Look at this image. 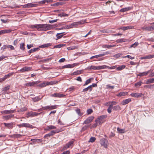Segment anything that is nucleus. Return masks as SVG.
<instances>
[{
	"label": "nucleus",
	"instance_id": "1",
	"mask_svg": "<svg viewBox=\"0 0 154 154\" xmlns=\"http://www.w3.org/2000/svg\"><path fill=\"white\" fill-rule=\"evenodd\" d=\"M32 29H36L38 31H44L51 29L54 27L53 25L48 24H34L30 26Z\"/></svg>",
	"mask_w": 154,
	"mask_h": 154
},
{
	"label": "nucleus",
	"instance_id": "2",
	"mask_svg": "<svg viewBox=\"0 0 154 154\" xmlns=\"http://www.w3.org/2000/svg\"><path fill=\"white\" fill-rule=\"evenodd\" d=\"M85 22L82 20L77 22H74L71 24L67 25L66 28L67 29H69L73 27H77L79 25L83 24Z\"/></svg>",
	"mask_w": 154,
	"mask_h": 154
},
{
	"label": "nucleus",
	"instance_id": "3",
	"mask_svg": "<svg viewBox=\"0 0 154 154\" xmlns=\"http://www.w3.org/2000/svg\"><path fill=\"white\" fill-rule=\"evenodd\" d=\"M106 66H107L105 65L96 66H88L87 69L93 70H100L105 69L106 68Z\"/></svg>",
	"mask_w": 154,
	"mask_h": 154
},
{
	"label": "nucleus",
	"instance_id": "4",
	"mask_svg": "<svg viewBox=\"0 0 154 154\" xmlns=\"http://www.w3.org/2000/svg\"><path fill=\"white\" fill-rule=\"evenodd\" d=\"M63 131H64V130L62 128H60V129H57L55 131H52L49 133L45 134L44 136V137H50L51 136H52L54 135L56 133L60 132Z\"/></svg>",
	"mask_w": 154,
	"mask_h": 154
},
{
	"label": "nucleus",
	"instance_id": "5",
	"mask_svg": "<svg viewBox=\"0 0 154 154\" xmlns=\"http://www.w3.org/2000/svg\"><path fill=\"white\" fill-rule=\"evenodd\" d=\"M100 143L102 146H103L105 148H107L108 146V140L104 138H103L100 140Z\"/></svg>",
	"mask_w": 154,
	"mask_h": 154
},
{
	"label": "nucleus",
	"instance_id": "6",
	"mask_svg": "<svg viewBox=\"0 0 154 154\" xmlns=\"http://www.w3.org/2000/svg\"><path fill=\"white\" fill-rule=\"evenodd\" d=\"M17 126H18L19 128L23 127L31 128H33V126L28 123H23L20 124H18L17 125Z\"/></svg>",
	"mask_w": 154,
	"mask_h": 154
},
{
	"label": "nucleus",
	"instance_id": "7",
	"mask_svg": "<svg viewBox=\"0 0 154 154\" xmlns=\"http://www.w3.org/2000/svg\"><path fill=\"white\" fill-rule=\"evenodd\" d=\"M3 124L6 127L9 129H11L14 127V126L15 124L14 122H11L10 123H4Z\"/></svg>",
	"mask_w": 154,
	"mask_h": 154
},
{
	"label": "nucleus",
	"instance_id": "8",
	"mask_svg": "<svg viewBox=\"0 0 154 154\" xmlns=\"http://www.w3.org/2000/svg\"><path fill=\"white\" fill-rule=\"evenodd\" d=\"M94 119L93 116H91L87 118L84 122L83 124H88L92 122Z\"/></svg>",
	"mask_w": 154,
	"mask_h": 154
},
{
	"label": "nucleus",
	"instance_id": "9",
	"mask_svg": "<svg viewBox=\"0 0 154 154\" xmlns=\"http://www.w3.org/2000/svg\"><path fill=\"white\" fill-rule=\"evenodd\" d=\"M38 4H34L32 3H28L23 5V7L24 8H29L32 7H36L37 6Z\"/></svg>",
	"mask_w": 154,
	"mask_h": 154
},
{
	"label": "nucleus",
	"instance_id": "10",
	"mask_svg": "<svg viewBox=\"0 0 154 154\" xmlns=\"http://www.w3.org/2000/svg\"><path fill=\"white\" fill-rule=\"evenodd\" d=\"M51 96L54 97L60 98L65 97L66 95L63 94L56 93L52 94Z\"/></svg>",
	"mask_w": 154,
	"mask_h": 154
},
{
	"label": "nucleus",
	"instance_id": "11",
	"mask_svg": "<svg viewBox=\"0 0 154 154\" xmlns=\"http://www.w3.org/2000/svg\"><path fill=\"white\" fill-rule=\"evenodd\" d=\"M41 113H37L36 112H28L27 115H28L27 117H29L30 116H36L40 114Z\"/></svg>",
	"mask_w": 154,
	"mask_h": 154
},
{
	"label": "nucleus",
	"instance_id": "12",
	"mask_svg": "<svg viewBox=\"0 0 154 154\" xmlns=\"http://www.w3.org/2000/svg\"><path fill=\"white\" fill-rule=\"evenodd\" d=\"M32 67H31L25 66L21 69L20 70L21 72H26L31 70Z\"/></svg>",
	"mask_w": 154,
	"mask_h": 154
},
{
	"label": "nucleus",
	"instance_id": "13",
	"mask_svg": "<svg viewBox=\"0 0 154 154\" xmlns=\"http://www.w3.org/2000/svg\"><path fill=\"white\" fill-rule=\"evenodd\" d=\"M142 29L148 31H152L154 30V26H144L142 28Z\"/></svg>",
	"mask_w": 154,
	"mask_h": 154
},
{
	"label": "nucleus",
	"instance_id": "14",
	"mask_svg": "<svg viewBox=\"0 0 154 154\" xmlns=\"http://www.w3.org/2000/svg\"><path fill=\"white\" fill-rule=\"evenodd\" d=\"M134 28V26H123L120 27L119 29H122L123 31H125L126 30L132 29Z\"/></svg>",
	"mask_w": 154,
	"mask_h": 154
},
{
	"label": "nucleus",
	"instance_id": "15",
	"mask_svg": "<svg viewBox=\"0 0 154 154\" xmlns=\"http://www.w3.org/2000/svg\"><path fill=\"white\" fill-rule=\"evenodd\" d=\"M12 30L11 29H5L0 31V35H2L5 33H9L11 32Z\"/></svg>",
	"mask_w": 154,
	"mask_h": 154
},
{
	"label": "nucleus",
	"instance_id": "16",
	"mask_svg": "<svg viewBox=\"0 0 154 154\" xmlns=\"http://www.w3.org/2000/svg\"><path fill=\"white\" fill-rule=\"evenodd\" d=\"M15 111V110H5L1 111V113L2 114H9L14 112Z\"/></svg>",
	"mask_w": 154,
	"mask_h": 154
},
{
	"label": "nucleus",
	"instance_id": "17",
	"mask_svg": "<svg viewBox=\"0 0 154 154\" xmlns=\"http://www.w3.org/2000/svg\"><path fill=\"white\" fill-rule=\"evenodd\" d=\"M142 95V94L141 93H132L131 94V95L133 97H141Z\"/></svg>",
	"mask_w": 154,
	"mask_h": 154
},
{
	"label": "nucleus",
	"instance_id": "18",
	"mask_svg": "<svg viewBox=\"0 0 154 154\" xmlns=\"http://www.w3.org/2000/svg\"><path fill=\"white\" fill-rule=\"evenodd\" d=\"M57 107V105H54L53 106H45L46 110H51L56 109Z\"/></svg>",
	"mask_w": 154,
	"mask_h": 154
},
{
	"label": "nucleus",
	"instance_id": "19",
	"mask_svg": "<svg viewBox=\"0 0 154 154\" xmlns=\"http://www.w3.org/2000/svg\"><path fill=\"white\" fill-rule=\"evenodd\" d=\"M43 97L42 96L40 97V96H38L32 98V100L33 102H36L40 100L43 98Z\"/></svg>",
	"mask_w": 154,
	"mask_h": 154
},
{
	"label": "nucleus",
	"instance_id": "20",
	"mask_svg": "<svg viewBox=\"0 0 154 154\" xmlns=\"http://www.w3.org/2000/svg\"><path fill=\"white\" fill-rule=\"evenodd\" d=\"M132 8L131 7H129L121 9L120 11L121 12H124L128 11H129L132 9Z\"/></svg>",
	"mask_w": 154,
	"mask_h": 154
},
{
	"label": "nucleus",
	"instance_id": "21",
	"mask_svg": "<svg viewBox=\"0 0 154 154\" xmlns=\"http://www.w3.org/2000/svg\"><path fill=\"white\" fill-rule=\"evenodd\" d=\"M14 74V72H11L9 73L7 75H5L4 77L2 78V81H5L7 78L11 76H12Z\"/></svg>",
	"mask_w": 154,
	"mask_h": 154
},
{
	"label": "nucleus",
	"instance_id": "22",
	"mask_svg": "<svg viewBox=\"0 0 154 154\" xmlns=\"http://www.w3.org/2000/svg\"><path fill=\"white\" fill-rule=\"evenodd\" d=\"M131 100L130 99H126L125 100H123L121 103L122 105H125L131 102Z\"/></svg>",
	"mask_w": 154,
	"mask_h": 154
},
{
	"label": "nucleus",
	"instance_id": "23",
	"mask_svg": "<svg viewBox=\"0 0 154 154\" xmlns=\"http://www.w3.org/2000/svg\"><path fill=\"white\" fill-rule=\"evenodd\" d=\"M52 45V44L51 43H47L41 45H40L39 46V48H48Z\"/></svg>",
	"mask_w": 154,
	"mask_h": 154
},
{
	"label": "nucleus",
	"instance_id": "24",
	"mask_svg": "<svg viewBox=\"0 0 154 154\" xmlns=\"http://www.w3.org/2000/svg\"><path fill=\"white\" fill-rule=\"evenodd\" d=\"M14 116V115L10 114L9 115L3 116V118L6 120H7Z\"/></svg>",
	"mask_w": 154,
	"mask_h": 154
},
{
	"label": "nucleus",
	"instance_id": "25",
	"mask_svg": "<svg viewBox=\"0 0 154 154\" xmlns=\"http://www.w3.org/2000/svg\"><path fill=\"white\" fill-rule=\"evenodd\" d=\"M107 117V116L106 115H103L98 117V118L99 119L100 121L103 122V123L104 122V119L106 118Z\"/></svg>",
	"mask_w": 154,
	"mask_h": 154
},
{
	"label": "nucleus",
	"instance_id": "26",
	"mask_svg": "<svg viewBox=\"0 0 154 154\" xmlns=\"http://www.w3.org/2000/svg\"><path fill=\"white\" fill-rule=\"evenodd\" d=\"M92 90V88L91 87V86H89L87 88L84 89L82 91V92L87 91L88 90H89V92H91Z\"/></svg>",
	"mask_w": 154,
	"mask_h": 154
},
{
	"label": "nucleus",
	"instance_id": "27",
	"mask_svg": "<svg viewBox=\"0 0 154 154\" xmlns=\"http://www.w3.org/2000/svg\"><path fill=\"white\" fill-rule=\"evenodd\" d=\"M117 130L119 133L120 134L124 133L126 132L125 129H121L119 128H117Z\"/></svg>",
	"mask_w": 154,
	"mask_h": 154
},
{
	"label": "nucleus",
	"instance_id": "28",
	"mask_svg": "<svg viewBox=\"0 0 154 154\" xmlns=\"http://www.w3.org/2000/svg\"><path fill=\"white\" fill-rule=\"evenodd\" d=\"M39 49V48H34L33 49H32L29 50L28 51V53L30 54L32 53L38 51Z\"/></svg>",
	"mask_w": 154,
	"mask_h": 154
},
{
	"label": "nucleus",
	"instance_id": "29",
	"mask_svg": "<svg viewBox=\"0 0 154 154\" xmlns=\"http://www.w3.org/2000/svg\"><path fill=\"white\" fill-rule=\"evenodd\" d=\"M93 79V78H91L85 81V83L83 85V86H85L87 85H88V84L91 83V80Z\"/></svg>",
	"mask_w": 154,
	"mask_h": 154
},
{
	"label": "nucleus",
	"instance_id": "30",
	"mask_svg": "<svg viewBox=\"0 0 154 154\" xmlns=\"http://www.w3.org/2000/svg\"><path fill=\"white\" fill-rule=\"evenodd\" d=\"M73 143V141H70L68 143H67L66 146L64 147V149H66L67 148H69L70 146Z\"/></svg>",
	"mask_w": 154,
	"mask_h": 154
},
{
	"label": "nucleus",
	"instance_id": "31",
	"mask_svg": "<svg viewBox=\"0 0 154 154\" xmlns=\"http://www.w3.org/2000/svg\"><path fill=\"white\" fill-rule=\"evenodd\" d=\"M56 128V127L53 126V125H49L47 126L46 128V130H51L53 129H55Z\"/></svg>",
	"mask_w": 154,
	"mask_h": 154
},
{
	"label": "nucleus",
	"instance_id": "32",
	"mask_svg": "<svg viewBox=\"0 0 154 154\" xmlns=\"http://www.w3.org/2000/svg\"><path fill=\"white\" fill-rule=\"evenodd\" d=\"M47 85V82H43L41 83L39 85H38V86L42 88L46 86Z\"/></svg>",
	"mask_w": 154,
	"mask_h": 154
},
{
	"label": "nucleus",
	"instance_id": "33",
	"mask_svg": "<svg viewBox=\"0 0 154 154\" xmlns=\"http://www.w3.org/2000/svg\"><path fill=\"white\" fill-rule=\"evenodd\" d=\"M126 66L125 65H122L118 67L116 69L119 71H121L125 68Z\"/></svg>",
	"mask_w": 154,
	"mask_h": 154
},
{
	"label": "nucleus",
	"instance_id": "34",
	"mask_svg": "<svg viewBox=\"0 0 154 154\" xmlns=\"http://www.w3.org/2000/svg\"><path fill=\"white\" fill-rule=\"evenodd\" d=\"M154 82V78H152L149 79L146 81V84L153 83Z\"/></svg>",
	"mask_w": 154,
	"mask_h": 154
},
{
	"label": "nucleus",
	"instance_id": "35",
	"mask_svg": "<svg viewBox=\"0 0 154 154\" xmlns=\"http://www.w3.org/2000/svg\"><path fill=\"white\" fill-rule=\"evenodd\" d=\"M122 55V53H118L116 54L113 56V57L115 58V59H117L119 58L120 56Z\"/></svg>",
	"mask_w": 154,
	"mask_h": 154
},
{
	"label": "nucleus",
	"instance_id": "36",
	"mask_svg": "<svg viewBox=\"0 0 154 154\" xmlns=\"http://www.w3.org/2000/svg\"><path fill=\"white\" fill-rule=\"evenodd\" d=\"M127 94V92H120L118 94L117 96L118 97H121L125 96V94Z\"/></svg>",
	"mask_w": 154,
	"mask_h": 154
},
{
	"label": "nucleus",
	"instance_id": "37",
	"mask_svg": "<svg viewBox=\"0 0 154 154\" xmlns=\"http://www.w3.org/2000/svg\"><path fill=\"white\" fill-rule=\"evenodd\" d=\"M27 109V108L26 107L21 108L18 110V112H22L26 111Z\"/></svg>",
	"mask_w": 154,
	"mask_h": 154
},
{
	"label": "nucleus",
	"instance_id": "38",
	"mask_svg": "<svg viewBox=\"0 0 154 154\" xmlns=\"http://www.w3.org/2000/svg\"><path fill=\"white\" fill-rule=\"evenodd\" d=\"M66 45L65 44H59L57 45H55L54 46L53 48H60L62 47L65 46Z\"/></svg>",
	"mask_w": 154,
	"mask_h": 154
},
{
	"label": "nucleus",
	"instance_id": "39",
	"mask_svg": "<svg viewBox=\"0 0 154 154\" xmlns=\"http://www.w3.org/2000/svg\"><path fill=\"white\" fill-rule=\"evenodd\" d=\"M10 85H8L5 86L2 89V91H6L10 89Z\"/></svg>",
	"mask_w": 154,
	"mask_h": 154
},
{
	"label": "nucleus",
	"instance_id": "40",
	"mask_svg": "<svg viewBox=\"0 0 154 154\" xmlns=\"http://www.w3.org/2000/svg\"><path fill=\"white\" fill-rule=\"evenodd\" d=\"M31 140L33 142H40L41 141V140L38 139H31Z\"/></svg>",
	"mask_w": 154,
	"mask_h": 154
},
{
	"label": "nucleus",
	"instance_id": "41",
	"mask_svg": "<svg viewBox=\"0 0 154 154\" xmlns=\"http://www.w3.org/2000/svg\"><path fill=\"white\" fill-rule=\"evenodd\" d=\"M81 73V71L77 70L76 71L74 72L72 74V75H76L80 74Z\"/></svg>",
	"mask_w": 154,
	"mask_h": 154
},
{
	"label": "nucleus",
	"instance_id": "42",
	"mask_svg": "<svg viewBox=\"0 0 154 154\" xmlns=\"http://www.w3.org/2000/svg\"><path fill=\"white\" fill-rule=\"evenodd\" d=\"M95 122H97L99 125H101L103 123V122L101 121H100L99 119L98 118H97L95 120Z\"/></svg>",
	"mask_w": 154,
	"mask_h": 154
},
{
	"label": "nucleus",
	"instance_id": "43",
	"mask_svg": "<svg viewBox=\"0 0 154 154\" xmlns=\"http://www.w3.org/2000/svg\"><path fill=\"white\" fill-rule=\"evenodd\" d=\"M111 103L110 104H109V107H110V108H113V106L114 105H116L117 104V103L115 101H111Z\"/></svg>",
	"mask_w": 154,
	"mask_h": 154
},
{
	"label": "nucleus",
	"instance_id": "44",
	"mask_svg": "<svg viewBox=\"0 0 154 154\" xmlns=\"http://www.w3.org/2000/svg\"><path fill=\"white\" fill-rule=\"evenodd\" d=\"M113 109L114 110H120L121 108L119 106H116L113 107Z\"/></svg>",
	"mask_w": 154,
	"mask_h": 154
},
{
	"label": "nucleus",
	"instance_id": "45",
	"mask_svg": "<svg viewBox=\"0 0 154 154\" xmlns=\"http://www.w3.org/2000/svg\"><path fill=\"white\" fill-rule=\"evenodd\" d=\"M25 44L24 43H21L20 44V48L22 50H24L25 49Z\"/></svg>",
	"mask_w": 154,
	"mask_h": 154
},
{
	"label": "nucleus",
	"instance_id": "46",
	"mask_svg": "<svg viewBox=\"0 0 154 154\" xmlns=\"http://www.w3.org/2000/svg\"><path fill=\"white\" fill-rule=\"evenodd\" d=\"M138 45V42H135L134 44L131 45L129 47V48H131L132 47H133L134 48H136Z\"/></svg>",
	"mask_w": 154,
	"mask_h": 154
},
{
	"label": "nucleus",
	"instance_id": "47",
	"mask_svg": "<svg viewBox=\"0 0 154 154\" xmlns=\"http://www.w3.org/2000/svg\"><path fill=\"white\" fill-rule=\"evenodd\" d=\"M142 84V82L141 81H140L135 83L134 85L135 86L137 87L138 86H140Z\"/></svg>",
	"mask_w": 154,
	"mask_h": 154
},
{
	"label": "nucleus",
	"instance_id": "48",
	"mask_svg": "<svg viewBox=\"0 0 154 154\" xmlns=\"http://www.w3.org/2000/svg\"><path fill=\"white\" fill-rule=\"evenodd\" d=\"M75 111L80 116H81L82 115V113L80 112V110L79 109L77 108L75 110Z\"/></svg>",
	"mask_w": 154,
	"mask_h": 154
},
{
	"label": "nucleus",
	"instance_id": "49",
	"mask_svg": "<svg viewBox=\"0 0 154 154\" xmlns=\"http://www.w3.org/2000/svg\"><path fill=\"white\" fill-rule=\"evenodd\" d=\"M72 68L71 64L65 65L63 66L62 67V69H63V68Z\"/></svg>",
	"mask_w": 154,
	"mask_h": 154
},
{
	"label": "nucleus",
	"instance_id": "50",
	"mask_svg": "<svg viewBox=\"0 0 154 154\" xmlns=\"http://www.w3.org/2000/svg\"><path fill=\"white\" fill-rule=\"evenodd\" d=\"M89 127V125H86L82 127L81 129L82 131H83L86 130Z\"/></svg>",
	"mask_w": 154,
	"mask_h": 154
},
{
	"label": "nucleus",
	"instance_id": "51",
	"mask_svg": "<svg viewBox=\"0 0 154 154\" xmlns=\"http://www.w3.org/2000/svg\"><path fill=\"white\" fill-rule=\"evenodd\" d=\"M95 140L96 138L95 137H92L89 140V142L93 143L95 141Z\"/></svg>",
	"mask_w": 154,
	"mask_h": 154
},
{
	"label": "nucleus",
	"instance_id": "52",
	"mask_svg": "<svg viewBox=\"0 0 154 154\" xmlns=\"http://www.w3.org/2000/svg\"><path fill=\"white\" fill-rule=\"evenodd\" d=\"M63 33H57L56 35V36H57V38H61L63 36V35L62 34Z\"/></svg>",
	"mask_w": 154,
	"mask_h": 154
},
{
	"label": "nucleus",
	"instance_id": "53",
	"mask_svg": "<svg viewBox=\"0 0 154 154\" xmlns=\"http://www.w3.org/2000/svg\"><path fill=\"white\" fill-rule=\"evenodd\" d=\"M137 76H143L145 75H146V72H143L142 73H139V74L137 75Z\"/></svg>",
	"mask_w": 154,
	"mask_h": 154
},
{
	"label": "nucleus",
	"instance_id": "54",
	"mask_svg": "<svg viewBox=\"0 0 154 154\" xmlns=\"http://www.w3.org/2000/svg\"><path fill=\"white\" fill-rule=\"evenodd\" d=\"M102 55H101V54H100L98 55H96L95 56H93L91 57L90 59H92L94 58H97L99 57H102Z\"/></svg>",
	"mask_w": 154,
	"mask_h": 154
},
{
	"label": "nucleus",
	"instance_id": "55",
	"mask_svg": "<svg viewBox=\"0 0 154 154\" xmlns=\"http://www.w3.org/2000/svg\"><path fill=\"white\" fill-rule=\"evenodd\" d=\"M11 7L12 8H19V6L15 4H14L12 5Z\"/></svg>",
	"mask_w": 154,
	"mask_h": 154
},
{
	"label": "nucleus",
	"instance_id": "56",
	"mask_svg": "<svg viewBox=\"0 0 154 154\" xmlns=\"http://www.w3.org/2000/svg\"><path fill=\"white\" fill-rule=\"evenodd\" d=\"M126 39H118L116 40V42L118 43H120L125 42V41Z\"/></svg>",
	"mask_w": 154,
	"mask_h": 154
},
{
	"label": "nucleus",
	"instance_id": "57",
	"mask_svg": "<svg viewBox=\"0 0 154 154\" xmlns=\"http://www.w3.org/2000/svg\"><path fill=\"white\" fill-rule=\"evenodd\" d=\"M93 111L92 109H88L87 110V112L88 114H91L92 112Z\"/></svg>",
	"mask_w": 154,
	"mask_h": 154
},
{
	"label": "nucleus",
	"instance_id": "58",
	"mask_svg": "<svg viewBox=\"0 0 154 154\" xmlns=\"http://www.w3.org/2000/svg\"><path fill=\"white\" fill-rule=\"evenodd\" d=\"M46 2V0H43L42 1H41L40 2H36L35 3L43 4L45 3Z\"/></svg>",
	"mask_w": 154,
	"mask_h": 154
},
{
	"label": "nucleus",
	"instance_id": "59",
	"mask_svg": "<svg viewBox=\"0 0 154 154\" xmlns=\"http://www.w3.org/2000/svg\"><path fill=\"white\" fill-rule=\"evenodd\" d=\"M123 58H125L126 57H127L128 58H130L131 59H133L134 58V57H132L131 56L129 55H127L125 56L124 57H122Z\"/></svg>",
	"mask_w": 154,
	"mask_h": 154
},
{
	"label": "nucleus",
	"instance_id": "60",
	"mask_svg": "<svg viewBox=\"0 0 154 154\" xmlns=\"http://www.w3.org/2000/svg\"><path fill=\"white\" fill-rule=\"evenodd\" d=\"M26 85L30 86H34V82L27 83Z\"/></svg>",
	"mask_w": 154,
	"mask_h": 154
},
{
	"label": "nucleus",
	"instance_id": "61",
	"mask_svg": "<svg viewBox=\"0 0 154 154\" xmlns=\"http://www.w3.org/2000/svg\"><path fill=\"white\" fill-rule=\"evenodd\" d=\"M55 84V82L54 81L47 82V85H53Z\"/></svg>",
	"mask_w": 154,
	"mask_h": 154
},
{
	"label": "nucleus",
	"instance_id": "62",
	"mask_svg": "<svg viewBox=\"0 0 154 154\" xmlns=\"http://www.w3.org/2000/svg\"><path fill=\"white\" fill-rule=\"evenodd\" d=\"M14 137L17 138L20 137L22 136L21 134H15L13 135Z\"/></svg>",
	"mask_w": 154,
	"mask_h": 154
},
{
	"label": "nucleus",
	"instance_id": "63",
	"mask_svg": "<svg viewBox=\"0 0 154 154\" xmlns=\"http://www.w3.org/2000/svg\"><path fill=\"white\" fill-rule=\"evenodd\" d=\"M110 54V52L109 51H106V52H104L103 53L101 54V55H102V57L103 56L105 55L106 54Z\"/></svg>",
	"mask_w": 154,
	"mask_h": 154
},
{
	"label": "nucleus",
	"instance_id": "64",
	"mask_svg": "<svg viewBox=\"0 0 154 154\" xmlns=\"http://www.w3.org/2000/svg\"><path fill=\"white\" fill-rule=\"evenodd\" d=\"M58 124L62 125H64V123L63 122L61 121L60 119L58 120Z\"/></svg>",
	"mask_w": 154,
	"mask_h": 154
}]
</instances>
